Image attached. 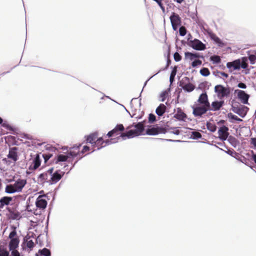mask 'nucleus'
<instances>
[{"instance_id": "nucleus-1", "label": "nucleus", "mask_w": 256, "mask_h": 256, "mask_svg": "<svg viewBox=\"0 0 256 256\" xmlns=\"http://www.w3.org/2000/svg\"><path fill=\"white\" fill-rule=\"evenodd\" d=\"M198 102L200 106L192 107V114L195 116H201L210 110V102L206 92L200 96Z\"/></svg>"}, {"instance_id": "nucleus-2", "label": "nucleus", "mask_w": 256, "mask_h": 256, "mask_svg": "<svg viewBox=\"0 0 256 256\" xmlns=\"http://www.w3.org/2000/svg\"><path fill=\"white\" fill-rule=\"evenodd\" d=\"M144 122H138L134 126L136 129L130 130L125 133H122L120 136L121 138H124L126 137L131 138L140 135L144 130ZM133 126L134 125H130L126 129L130 128Z\"/></svg>"}, {"instance_id": "nucleus-3", "label": "nucleus", "mask_w": 256, "mask_h": 256, "mask_svg": "<svg viewBox=\"0 0 256 256\" xmlns=\"http://www.w3.org/2000/svg\"><path fill=\"white\" fill-rule=\"evenodd\" d=\"M214 91L217 94L218 97L222 98L227 97L230 94V88L229 87H224L221 84L215 86Z\"/></svg>"}, {"instance_id": "nucleus-4", "label": "nucleus", "mask_w": 256, "mask_h": 256, "mask_svg": "<svg viewBox=\"0 0 256 256\" xmlns=\"http://www.w3.org/2000/svg\"><path fill=\"white\" fill-rule=\"evenodd\" d=\"M124 130V128L122 124H117L116 127L112 130L110 131L108 134L107 136L108 137H112L114 136H118V135L120 134L121 136L122 133H124L123 132Z\"/></svg>"}, {"instance_id": "nucleus-5", "label": "nucleus", "mask_w": 256, "mask_h": 256, "mask_svg": "<svg viewBox=\"0 0 256 256\" xmlns=\"http://www.w3.org/2000/svg\"><path fill=\"white\" fill-rule=\"evenodd\" d=\"M167 132L165 128L163 127H153L148 128L146 130V134L148 135H156L160 134H165Z\"/></svg>"}, {"instance_id": "nucleus-6", "label": "nucleus", "mask_w": 256, "mask_h": 256, "mask_svg": "<svg viewBox=\"0 0 256 256\" xmlns=\"http://www.w3.org/2000/svg\"><path fill=\"white\" fill-rule=\"evenodd\" d=\"M109 144V140L104 141L102 137L98 138L94 144L92 146V148L93 149L92 152L94 150L95 148H96L98 150H100L101 148L105 146L106 144Z\"/></svg>"}, {"instance_id": "nucleus-7", "label": "nucleus", "mask_w": 256, "mask_h": 256, "mask_svg": "<svg viewBox=\"0 0 256 256\" xmlns=\"http://www.w3.org/2000/svg\"><path fill=\"white\" fill-rule=\"evenodd\" d=\"M190 46L194 49L198 50H204L206 48V45L198 39H194L190 42Z\"/></svg>"}, {"instance_id": "nucleus-8", "label": "nucleus", "mask_w": 256, "mask_h": 256, "mask_svg": "<svg viewBox=\"0 0 256 256\" xmlns=\"http://www.w3.org/2000/svg\"><path fill=\"white\" fill-rule=\"evenodd\" d=\"M170 20L172 28L174 30H176L178 28V26L180 24V18L178 14L172 12V14L170 16Z\"/></svg>"}, {"instance_id": "nucleus-9", "label": "nucleus", "mask_w": 256, "mask_h": 256, "mask_svg": "<svg viewBox=\"0 0 256 256\" xmlns=\"http://www.w3.org/2000/svg\"><path fill=\"white\" fill-rule=\"evenodd\" d=\"M45 196V195H40L36 200V205L39 209L44 210L46 207L48 202L44 198Z\"/></svg>"}, {"instance_id": "nucleus-10", "label": "nucleus", "mask_w": 256, "mask_h": 256, "mask_svg": "<svg viewBox=\"0 0 256 256\" xmlns=\"http://www.w3.org/2000/svg\"><path fill=\"white\" fill-rule=\"evenodd\" d=\"M228 128L226 126L220 127L218 130V134L219 138L222 140H225L227 139L228 132Z\"/></svg>"}, {"instance_id": "nucleus-11", "label": "nucleus", "mask_w": 256, "mask_h": 256, "mask_svg": "<svg viewBox=\"0 0 256 256\" xmlns=\"http://www.w3.org/2000/svg\"><path fill=\"white\" fill-rule=\"evenodd\" d=\"M64 174V172H62L60 170L56 171L52 174L50 182L51 184L56 183L62 178Z\"/></svg>"}, {"instance_id": "nucleus-12", "label": "nucleus", "mask_w": 256, "mask_h": 256, "mask_svg": "<svg viewBox=\"0 0 256 256\" xmlns=\"http://www.w3.org/2000/svg\"><path fill=\"white\" fill-rule=\"evenodd\" d=\"M174 117L180 121H185L187 118L186 114L183 112L180 108H178L176 110V113Z\"/></svg>"}, {"instance_id": "nucleus-13", "label": "nucleus", "mask_w": 256, "mask_h": 256, "mask_svg": "<svg viewBox=\"0 0 256 256\" xmlns=\"http://www.w3.org/2000/svg\"><path fill=\"white\" fill-rule=\"evenodd\" d=\"M26 184V180L24 179H18L14 184V188L17 192H22L23 188Z\"/></svg>"}, {"instance_id": "nucleus-14", "label": "nucleus", "mask_w": 256, "mask_h": 256, "mask_svg": "<svg viewBox=\"0 0 256 256\" xmlns=\"http://www.w3.org/2000/svg\"><path fill=\"white\" fill-rule=\"evenodd\" d=\"M238 98L243 104H248V100L249 98V95L246 94L244 90H238Z\"/></svg>"}, {"instance_id": "nucleus-15", "label": "nucleus", "mask_w": 256, "mask_h": 256, "mask_svg": "<svg viewBox=\"0 0 256 256\" xmlns=\"http://www.w3.org/2000/svg\"><path fill=\"white\" fill-rule=\"evenodd\" d=\"M224 104V101H214L213 102L211 105L210 104L209 110L217 111L220 109Z\"/></svg>"}, {"instance_id": "nucleus-16", "label": "nucleus", "mask_w": 256, "mask_h": 256, "mask_svg": "<svg viewBox=\"0 0 256 256\" xmlns=\"http://www.w3.org/2000/svg\"><path fill=\"white\" fill-rule=\"evenodd\" d=\"M226 66L229 69L232 68L233 70L240 69V60H236L232 62H228L226 64Z\"/></svg>"}, {"instance_id": "nucleus-17", "label": "nucleus", "mask_w": 256, "mask_h": 256, "mask_svg": "<svg viewBox=\"0 0 256 256\" xmlns=\"http://www.w3.org/2000/svg\"><path fill=\"white\" fill-rule=\"evenodd\" d=\"M98 138V133L96 132L92 133L86 136V140L87 142H88L92 144V146L94 145L96 140Z\"/></svg>"}, {"instance_id": "nucleus-18", "label": "nucleus", "mask_w": 256, "mask_h": 256, "mask_svg": "<svg viewBox=\"0 0 256 256\" xmlns=\"http://www.w3.org/2000/svg\"><path fill=\"white\" fill-rule=\"evenodd\" d=\"M80 145L78 146H73L70 150V151L68 154L70 157H75L81 154L80 151Z\"/></svg>"}, {"instance_id": "nucleus-19", "label": "nucleus", "mask_w": 256, "mask_h": 256, "mask_svg": "<svg viewBox=\"0 0 256 256\" xmlns=\"http://www.w3.org/2000/svg\"><path fill=\"white\" fill-rule=\"evenodd\" d=\"M17 148L16 147L12 148H10L9 150V153L8 154V158L14 161H16L18 160V154H17Z\"/></svg>"}, {"instance_id": "nucleus-20", "label": "nucleus", "mask_w": 256, "mask_h": 256, "mask_svg": "<svg viewBox=\"0 0 256 256\" xmlns=\"http://www.w3.org/2000/svg\"><path fill=\"white\" fill-rule=\"evenodd\" d=\"M19 240L18 238L11 239L9 243V248L10 250H14L18 247Z\"/></svg>"}, {"instance_id": "nucleus-21", "label": "nucleus", "mask_w": 256, "mask_h": 256, "mask_svg": "<svg viewBox=\"0 0 256 256\" xmlns=\"http://www.w3.org/2000/svg\"><path fill=\"white\" fill-rule=\"evenodd\" d=\"M12 200V198L4 196L0 199V208H2L4 205H8Z\"/></svg>"}, {"instance_id": "nucleus-22", "label": "nucleus", "mask_w": 256, "mask_h": 256, "mask_svg": "<svg viewBox=\"0 0 256 256\" xmlns=\"http://www.w3.org/2000/svg\"><path fill=\"white\" fill-rule=\"evenodd\" d=\"M166 108L164 104H161L156 108V112L158 116H162L165 112Z\"/></svg>"}, {"instance_id": "nucleus-23", "label": "nucleus", "mask_w": 256, "mask_h": 256, "mask_svg": "<svg viewBox=\"0 0 256 256\" xmlns=\"http://www.w3.org/2000/svg\"><path fill=\"white\" fill-rule=\"evenodd\" d=\"M40 163H41V161H40V157L39 154H36V158L34 160V161H33L34 166L32 169L34 170L37 169L40 166Z\"/></svg>"}, {"instance_id": "nucleus-24", "label": "nucleus", "mask_w": 256, "mask_h": 256, "mask_svg": "<svg viewBox=\"0 0 256 256\" xmlns=\"http://www.w3.org/2000/svg\"><path fill=\"white\" fill-rule=\"evenodd\" d=\"M5 192L8 194H12L17 192L14 184L7 185L5 188Z\"/></svg>"}, {"instance_id": "nucleus-25", "label": "nucleus", "mask_w": 256, "mask_h": 256, "mask_svg": "<svg viewBox=\"0 0 256 256\" xmlns=\"http://www.w3.org/2000/svg\"><path fill=\"white\" fill-rule=\"evenodd\" d=\"M182 88L185 91H186L188 92H191L193 91L195 88V86L190 82L186 85H184V86Z\"/></svg>"}, {"instance_id": "nucleus-26", "label": "nucleus", "mask_w": 256, "mask_h": 256, "mask_svg": "<svg viewBox=\"0 0 256 256\" xmlns=\"http://www.w3.org/2000/svg\"><path fill=\"white\" fill-rule=\"evenodd\" d=\"M68 158H70V156L68 154H59L57 156L56 162L58 163V162H66L68 160Z\"/></svg>"}, {"instance_id": "nucleus-27", "label": "nucleus", "mask_w": 256, "mask_h": 256, "mask_svg": "<svg viewBox=\"0 0 256 256\" xmlns=\"http://www.w3.org/2000/svg\"><path fill=\"white\" fill-rule=\"evenodd\" d=\"M208 34L210 37L211 38V39L214 40V42H216L217 43L220 42V39L213 32H212V31H208Z\"/></svg>"}, {"instance_id": "nucleus-28", "label": "nucleus", "mask_w": 256, "mask_h": 256, "mask_svg": "<svg viewBox=\"0 0 256 256\" xmlns=\"http://www.w3.org/2000/svg\"><path fill=\"white\" fill-rule=\"evenodd\" d=\"M190 82V78L187 76L184 77L180 82V86L182 88Z\"/></svg>"}, {"instance_id": "nucleus-29", "label": "nucleus", "mask_w": 256, "mask_h": 256, "mask_svg": "<svg viewBox=\"0 0 256 256\" xmlns=\"http://www.w3.org/2000/svg\"><path fill=\"white\" fill-rule=\"evenodd\" d=\"M207 128L212 132H214L216 130V126L215 124L210 122L206 124Z\"/></svg>"}, {"instance_id": "nucleus-30", "label": "nucleus", "mask_w": 256, "mask_h": 256, "mask_svg": "<svg viewBox=\"0 0 256 256\" xmlns=\"http://www.w3.org/2000/svg\"><path fill=\"white\" fill-rule=\"evenodd\" d=\"M201 134L198 132H192L191 134V138L194 140H198L202 138Z\"/></svg>"}, {"instance_id": "nucleus-31", "label": "nucleus", "mask_w": 256, "mask_h": 256, "mask_svg": "<svg viewBox=\"0 0 256 256\" xmlns=\"http://www.w3.org/2000/svg\"><path fill=\"white\" fill-rule=\"evenodd\" d=\"M200 74L204 76H207L210 74V72L208 68H203L200 70Z\"/></svg>"}, {"instance_id": "nucleus-32", "label": "nucleus", "mask_w": 256, "mask_h": 256, "mask_svg": "<svg viewBox=\"0 0 256 256\" xmlns=\"http://www.w3.org/2000/svg\"><path fill=\"white\" fill-rule=\"evenodd\" d=\"M39 252L40 253L41 255L44 256H50L51 254L50 250L46 248H44L42 250H40Z\"/></svg>"}, {"instance_id": "nucleus-33", "label": "nucleus", "mask_w": 256, "mask_h": 256, "mask_svg": "<svg viewBox=\"0 0 256 256\" xmlns=\"http://www.w3.org/2000/svg\"><path fill=\"white\" fill-rule=\"evenodd\" d=\"M210 60L213 62L214 63L219 64L221 62V59L220 56H214L210 57Z\"/></svg>"}, {"instance_id": "nucleus-34", "label": "nucleus", "mask_w": 256, "mask_h": 256, "mask_svg": "<svg viewBox=\"0 0 256 256\" xmlns=\"http://www.w3.org/2000/svg\"><path fill=\"white\" fill-rule=\"evenodd\" d=\"M240 67L242 68H246L248 67L247 64V58L246 57H244L242 58V62H240Z\"/></svg>"}, {"instance_id": "nucleus-35", "label": "nucleus", "mask_w": 256, "mask_h": 256, "mask_svg": "<svg viewBox=\"0 0 256 256\" xmlns=\"http://www.w3.org/2000/svg\"><path fill=\"white\" fill-rule=\"evenodd\" d=\"M38 178L40 180V182H44L48 178V174L47 173H42L40 174L38 176Z\"/></svg>"}, {"instance_id": "nucleus-36", "label": "nucleus", "mask_w": 256, "mask_h": 256, "mask_svg": "<svg viewBox=\"0 0 256 256\" xmlns=\"http://www.w3.org/2000/svg\"><path fill=\"white\" fill-rule=\"evenodd\" d=\"M185 58L189 59L190 60H192L194 59V53L190 52H186L184 54Z\"/></svg>"}, {"instance_id": "nucleus-37", "label": "nucleus", "mask_w": 256, "mask_h": 256, "mask_svg": "<svg viewBox=\"0 0 256 256\" xmlns=\"http://www.w3.org/2000/svg\"><path fill=\"white\" fill-rule=\"evenodd\" d=\"M202 64V60H196L192 62L191 66L192 68H196L198 66L201 65Z\"/></svg>"}, {"instance_id": "nucleus-38", "label": "nucleus", "mask_w": 256, "mask_h": 256, "mask_svg": "<svg viewBox=\"0 0 256 256\" xmlns=\"http://www.w3.org/2000/svg\"><path fill=\"white\" fill-rule=\"evenodd\" d=\"M9 252L4 248H1L0 246V256H8Z\"/></svg>"}, {"instance_id": "nucleus-39", "label": "nucleus", "mask_w": 256, "mask_h": 256, "mask_svg": "<svg viewBox=\"0 0 256 256\" xmlns=\"http://www.w3.org/2000/svg\"><path fill=\"white\" fill-rule=\"evenodd\" d=\"M228 117L232 120H235L236 121H239V122H241L242 120V119L238 118V116L234 115L231 113L229 114H228Z\"/></svg>"}, {"instance_id": "nucleus-40", "label": "nucleus", "mask_w": 256, "mask_h": 256, "mask_svg": "<svg viewBox=\"0 0 256 256\" xmlns=\"http://www.w3.org/2000/svg\"><path fill=\"white\" fill-rule=\"evenodd\" d=\"M180 34L182 36H184L186 34V30L184 26H181L179 30Z\"/></svg>"}, {"instance_id": "nucleus-41", "label": "nucleus", "mask_w": 256, "mask_h": 256, "mask_svg": "<svg viewBox=\"0 0 256 256\" xmlns=\"http://www.w3.org/2000/svg\"><path fill=\"white\" fill-rule=\"evenodd\" d=\"M250 64H254L256 62V56L254 54H250L248 56Z\"/></svg>"}, {"instance_id": "nucleus-42", "label": "nucleus", "mask_w": 256, "mask_h": 256, "mask_svg": "<svg viewBox=\"0 0 256 256\" xmlns=\"http://www.w3.org/2000/svg\"><path fill=\"white\" fill-rule=\"evenodd\" d=\"M156 120V116L152 114H150L148 116V122L150 123H153Z\"/></svg>"}, {"instance_id": "nucleus-43", "label": "nucleus", "mask_w": 256, "mask_h": 256, "mask_svg": "<svg viewBox=\"0 0 256 256\" xmlns=\"http://www.w3.org/2000/svg\"><path fill=\"white\" fill-rule=\"evenodd\" d=\"M174 60L176 62H179L182 60V56L177 52H175L174 54Z\"/></svg>"}, {"instance_id": "nucleus-44", "label": "nucleus", "mask_w": 256, "mask_h": 256, "mask_svg": "<svg viewBox=\"0 0 256 256\" xmlns=\"http://www.w3.org/2000/svg\"><path fill=\"white\" fill-rule=\"evenodd\" d=\"M16 235V228L14 227V230L11 232L9 234V238L10 239L15 238L14 237Z\"/></svg>"}, {"instance_id": "nucleus-45", "label": "nucleus", "mask_w": 256, "mask_h": 256, "mask_svg": "<svg viewBox=\"0 0 256 256\" xmlns=\"http://www.w3.org/2000/svg\"><path fill=\"white\" fill-rule=\"evenodd\" d=\"M26 246L32 249L34 246V243L32 240H28L26 242Z\"/></svg>"}, {"instance_id": "nucleus-46", "label": "nucleus", "mask_w": 256, "mask_h": 256, "mask_svg": "<svg viewBox=\"0 0 256 256\" xmlns=\"http://www.w3.org/2000/svg\"><path fill=\"white\" fill-rule=\"evenodd\" d=\"M168 95V93L165 91L162 92L160 94V97L162 98L161 101L164 102Z\"/></svg>"}, {"instance_id": "nucleus-47", "label": "nucleus", "mask_w": 256, "mask_h": 256, "mask_svg": "<svg viewBox=\"0 0 256 256\" xmlns=\"http://www.w3.org/2000/svg\"><path fill=\"white\" fill-rule=\"evenodd\" d=\"M171 130H172L170 132L176 135H178L180 133V132L176 128H172Z\"/></svg>"}, {"instance_id": "nucleus-48", "label": "nucleus", "mask_w": 256, "mask_h": 256, "mask_svg": "<svg viewBox=\"0 0 256 256\" xmlns=\"http://www.w3.org/2000/svg\"><path fill=\"white\" fill-rule=\"evenodd\" d=\"M90 150V148L89 146H84L83 147L82 150L80 152V153L83 154H84L85 152H88Z\"/></svg>"}, {"instance_id": "nucleus-49", "label": "nucleus", "mask_w": 256, "mask_h": 256, "mask_svg": "<svg viewBox=\"0 0 256 256\" xmlns=\"http://www.w3.org/2000/svg\"><path fill=\"white\" fill-rule=\"evenodd\" d=\"M43 158L44 159L45 162H46L47 160H48L52 156V154H44Z\"/></svg>"}, {"instance_id": "nucleus-50", "label": "nucleus", "mask_w": 256, "mask_h": 256, "mask_svg": "<svg viewBox=\"0 0 256 256\" xmlns=\"http://www.w3.org/2000/svg\"><path fill=\"white\" fill-rule=\"evenodd\" d=\"M177 71V68L176 66H175L173 70H172L170 75L172 76H175L176 74Z\"/></svg>"}, {"instance_id": "nucleus-51", "label": "nucleus", "mask_w": 256, "mask_h": 256, "mask_svg": "<svg viewBox=\"0 0 256 256\" xmlns=\"http://www.w3.org/2000/svg\"><path fill=\"white\" fill-rule=\"evenodd\" d=\"M250 144L256 148V138H252L250 139Z\"/></svg>"}, {"instance_id": "nucleus-52", "label": "nucleus", "mask_w": 256, "mask_h": 256, "mask_svg": "<svg viewBox=\"0 0 256 256\" xmlns=\"http://www.w3.org/2000/svg\"><path fill=\"white\" fill-rule=\"evenodd\" d=\"M238 87L242 88H246V84L242 82H240L238 85Z\"/></svg>"}, {"instance_id": "nucleus-53", "label": "nucleus", "mask_w": 256, "mask_h": 256, "mask_svg": "<svg viewBox=\"0 0 256 256\" xmlns=\"http://www.w3.org/2000/svg\"><path fill=\"white\" fill-rule=\"evenodd\" d=\"M12 250V256H20L19 252L17 250Z\"/></svg>"}, {"instance_id": "nucleus-54", "label": "nucleus", "mask_w": 256, "mask_h": 256, "mask_svg": "<svg viewBox=\"0 0 256 256\" xmlns=\"http://www.w3.org/2000/svg\"><path fill=\"white\" fill-rule=\"evenodd\" d=\"M194 58H204V56H202L200 55L198 53H194Z\"/></svg>"}, {"instance_id": "nucleus-55", "label": "nucleus", "mask_w": 256, "mask_h": 256, "mask_svg": "<svg viewBox=\"0 0 256 256\" xmlns=\"http://www.w3.org/2000/svg\"><path fill=\"white\" fill-rule=\"evenodd\" d=\"M220 74L222 76H223L226 78H227L228 76V74L224 72H220Z\"/></svg>"}, {"instance_id": "nucleus-56", "label": "nucleus", "mask_w": 256, "mask_h": 256, "mask_svg": "<svg viewBox=\"0 0 256 256\" xmlns=\"http://www.w3.org/2000/svg\"><path fill=\"white\" fill-rule=\"evenodd\" d=\"M174 77L175 76H171V75L170 76V80L171 82H173V80H174Z\"/></svg>"}, {"instance_id": "nucleus-57", "label": "nucleus", "mask_w": 256, "mask_h": 256, "mask_svg": "<svg viewBox=\"0 0 256 256\" xmlns=\"http://www.w3.org/2000/svg\"><path fill=\"white\" fill-rule=\"evenodd\" d=\"M53 168H52L48 170V172H49L50 174H52L53 172Z\"/></svg>"}, {"instance_id": "nucleus-58", "label": "nucleus", "mask_w": 256, "mask_h": 256, "mask_svg": "<svg viewBox=\"0 0 256 256\" xmlns=\"http://www.w3.org/2000/svg\"><path fill=\"white\" fill-rule=\"evenodd\" d=\"M184 0H175L178 3L181 4Z\"/></svg>"}, {"instance_id": "nucleus-59", "label": "nucleus", "mask_w": 256, "mask_h": 256, "mask_svg": "<svg viewBox=\"0 0 256 256\" xmlns=\"http://www.w3.org/2000/svg\"><path fill=\"white\" fill-rule=\"evenodd\" d=\"M170 63V59H168V60L166 68L168 66H169Z\"/></svg>"}, {"instance_id": "nucleus-60", "label": "nucleus", "mask_w": 256, "mask_h": 256, "mask_svg": "<svg viewBox=\"0 0 256 256\" xmlns=\"http://www.w3.org/2000/svg\"><path fill=\"white\" fill-rule=\"evenodd\" d=\"M2 119L0 117V124H1L2 122Z\"/></svg>"}, {"instance_id": "nucleus-61", "label": "nucleus", "mask_w": 256, "mask_h": 256, "mask_svg": "<svg viewBox=\"0 0 256 256\" xmlns=\"http://www.w3.org/2000/svg\"><path fill=\"white\" fill-rule=\"evenodd\" d=\"M237 113H238V114L240 115V112H237Z\"/></svg>"}]
</instances>
